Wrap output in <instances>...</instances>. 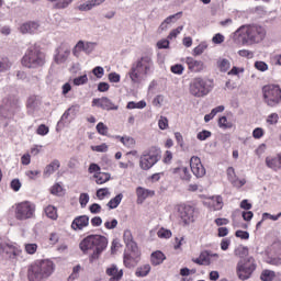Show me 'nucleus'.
<instances>
[{
	"label": "nucleus",
	"mask_w": 281,
	"mask_h": 281,
	"mask_svg": "<svg viewBox=\"0 0 281 281\" xmlns=\"http://www.w3.org/2000/svg\"><path fill=\"white\" fill-rule=\"evenodd\" d=\"M267 36V31L260 25H241L233 34L234 43H241V45H258L262 43Z\"/></svg>",
	"instance_id": "obj_1"
},
{
	"label": "nucleus",
	"mask_w": 281,
	"mask_h": 281,
	"mask_svg": "<svg viewBox=\"0 0 281 281\" xmlns=\"http://www.w3.org/2000/svg\"><path fill=\"white\" fill-rule=\"evenodd\" d=\"M56 263L50 259H38L29 266L27 278L30 281H46L54 276Z\"/></svg>",
	"instance_id": "obj_2"
},
{
	"label": "nucleus",
	"mask_w": 281,
	"mask_h": 281,
	"mask_svg": "<svg viewBox=\"0 0 281 281\" xmlns=\"http://www.w3.org/2000/svg\"><path fill=\"white\" fill-rule=\"evenodd\" d=\"M155 69V63L150 55H145L138 58L128 71V77L133 85H139L143 80H146L150 72Z\"/></svg>",
	"instance_id": "obj_3"
},
{
	"label": "nucleus",
	"mask_w": 281,
	"mask_h": 281,
	"mask_svg": "<svg viewBox=\"0 0 281 281\" xmlns=\"http://www.w3.org/2000/svg\"><path fill=\"white\" fill-rule=\"evenodd\" d=\"M108 245L109 239L106 237L102 235H89L80 243L79 247L83 254L92 251L90 261L93 262V260H98L100 254L106 249Z\"/></svg>",
	"instance_id": "obj_4"
},
{
	"label": "nucleus",
	"mask_w": 281,
	"mask_h": 281,
	"mask_svg": "<svg viewBox=\"0 0 281 281\" xmlns=\"http://www.w3.org/2000/svg\"><path fill=\"white\" fill-rule=\"evenodd\" d=\"M21 64L26 69H38L45 65V53L37 46H31L22 57Z\"/></svg>",
	"instance_id": "obj_5"
},
{
	"label": "nucleus",
	"mask_w": 281,
	"mask_h": 281,
	"mask_svg": "<svg viewBox=\"0 0 281 281\" xmlns=\"http://www.w3.org/2000/svg\"><path fill=\"white\" fill-rule=\"evenodd\" d=\"M12 209L16 221H29V218H34V214H36V204L30 201L15 203Z\"/></svg>",
	"instance_id": "obj_6"
},
{
	"label": "nucleus",
	"mask_w": 281,
	"mask_h": 281,
	"mask_svg": "<svg viewBox=\"0 0 281 281\" xmlns=\"http://www.w3.org/2000/svg\"><path fill=\"white\" fill-rule=\"evenodd\" d=\"M161 159V150L157 147H151L142 153L139 157L140 170H150Z\"/></svg>",
	"instance_id": "obj_7"
},
{
	"label": "nucleus",
	"mask_w": 281,
	"mask_h": 281,
	"mask_svg": "<svg viewBox=\"0 0 281 281\" xmlns=\"http://www.w3.org/2000/svg\"><path fill=\"white\" fill-rule=\"evenodd\" d=\"M256 271V260L254 257L241 259L237 262L236 274L239 280H249L252 273Z\"/></svg>",
	"instance_id": "obj_8"
},
{
	"label": "nucleus",
	"mask_w": 281,
	"mask_h": 281,
	"mask_svg": "<svg viewBox=\"0 0 281 281\" xmlns=\"http://www.w3.org/2000/svg\"><path fill=\"white\" fill-rule=\"evenodd\" d=\"M263 101L268 106H278L281 102V89L277 85H268L262 88Z\"/></svg>",
	"instance_id": "obj_9"
},
{
	"label": "nucleus",
	"mask_w": 281,
	"mask_h": 281,
	"mask_svg": "<svg viewBox=\"0 0 281 281\" xmlns=\"http://www.w3.org/2000/svg\"><path fill=\"white\" fill-rule=\"evenodd\" d=\"M212 88L207 86V81L201 77L193 78L189 85V93L193 98H205Z\"/></svg>",
	"instance_id": "obj_10"
},
{
	"label": "nucleus",
	"mask_w": 281,
	"mask_h": 281,
	"mask_svg": "<svg viewBox=\"0 0 281 281\" xmlns=\"http://www.w3.org/2000/svg\"><path fill=\"white\" fill-rule=\"evenodd\" d=\"M19 111V99L16 97H9L3 99V104L0 106V115L4 120H12Z\"/></svg>",
	"instance_id": "obj_11"
},
{
	"label": "nucleus",
	"mask_w": 281,
	"mask_h": 281,
	"mask_svg": "<svg viewBox=\"0 0 281 281\" xmlns=\"http://www.w3.org/2000/svg\"><path fill=\"white\" fill-rule=\"evenodd\" d=\"M123 262L127 269H133V267H137V263L139 262V249L137 247L127 248L124 254Z\"/></svg>",
	"instance_id": "obj_12"
},
{
	"label": "nucleus",
	"mask_w": 281,
	"mask_h": 281,
	"mask_svg": "<svg viewBox=\"0 0 281 281\" xmlns=\"http://www.w3.org/2000/svg\"><path fill=\"white\" fill-rule=\"evenodd\" d=\"M178 213L184 225H190L191 223H194V206L186 204L179 205Z\"/></svg>",
	"instance_id": "obj_13"
},
{
	"label": "nucleus",
	"mask_w": 281,
	"mask_h": 281,
	"mask_svg": "<svg viewBox=\"0 0 281 281\" xmlns=\"http://www.w3.org/2000/svg\"><path fill=\"white\" fill-rule=\"evenodd\" d=\"M190 168L196 179H202V177L206 175L205 167L203 166V162H201V158L198 156L191 157Z\"/></svg>",
	"instance_id": "obj_14"
},
{
	"label": "nucleus",
	"mask_w": 281,
	"mask_h": 281,
	"mask_svg": "<svg viewBox=\"0 0 281 281\" xmlns=\"http://www.w3.org/2000/svg\"><path fill=\"white\" fill-rule=\"evenodd\" d=\"M21 255V250L16 249L14 246L5 244L0 240V257L1 258H16Z\"/></svg>",
	"instance_id": "obj_15"
},
{
	"label": "nucleus",
	"mask_w": 281,
	"mask_h": 281,
	"mask_svg": "<svg viewBox=\"0 0 281 281\" xmlns=\"http://www.w3.org/2000/svg\"><path fill=\"white\" fill-rule=\"evenodd\" d=\"M92 106H98L99 109H103V111H117L120 109V106L112 103L106 97L93 99Z\"/></svg>",
	"instance_id": "obj_16"
},
{
	"label": "nucleus",
	"mask_w": 281,
	"mask_h": 281,
	"mask_svg": "<svg viewBox=\"0 0 281 281\" xmlns=\"http://www.w3.org/2000/svg\"><path fill=\"white\" fill-rule=\"evenodd\" d=\"M265 164H266L267 168H269V170H272V172H280V170H281V153L267 156L265 159Z\"/></svg>",
	"instance_id": "obj_17"
},
{
	"label": "nucleus",
	"mask_w": 281,
	"mask_h": 281,
	"mask_svg": "<svg viewBox=\"0 0 281 281\" xmlns=\"http://www.w3.org/2000/svg\"><path fill=\"white\" fill-rule=\"evenodd\" d=\"M184 63L188 66L189 71H192L193 74H201V71L205 69V63H203V60L194 59L193 57H187Z\"/></svg>",
	"instance_id": "obj_18"
},
{
	"label": "nucleus",
	"mask_w": 281,
	"mask_h": 281,
	"mask_svg": "<svg viewBox=\"0 0 281 281\" xmlns=\"http://www.w3.org/2000/svg\"><path fill=\"white\" fill-rule=\"evenodd\" d=\"M105 274L109 276V281H120L124 278V270L112 263L105 269Z\"/></svg>",
	"instance_id": "obj_19"
},
{
	"label": "nucleus",
	"mask_w": 281,
	"mask_h": 281,
	"mask_svg": "<svg viewBox=\"0 0 281 281\" xmlns=\"http://www.w3.org/2000/svg\"><path fill=\"white\" fill-rule=\"evenodd\" d=\"M226 175L228 181L232 183V186H234V188H243V186L247 183V180L238 179V177H236V170L234 169V167H228L226 170Z\"/></svg>",
	"instance_id": "obj_20"
},
{
	"label": "nucleus",
	"mask_w": 281,
	"mask_h": 281,
	"mask_svg": "<svg viewBox=\"0 0 281 281\" xmlns=\"http://www.w3.org/2000/svg\"><path fill=\"white\" fill-rule=\"evenodd\" d=\"M204 205L213 212H217L218 210H223V198L220 195H215L212 198H207L204 200Z\"/></svg>",
	"instance_id": "obj_21"
},
{
	"label": "nucleus",
	"mask_w": 281,
	"mask_h": 281,
	"mask_svg": "<svg viewBox=\"0 0 281 281\" xmlns=\"http://www.w3.org/2000/svg\"><path fill=\"white\" fill-rule=\"evenodd\" d=\"M95 47H98V44L95 42L79 41L75 46L74 54H76V52H85V54H92Z\"/></svg>",
	"instance_id": "obj_22"
},
{
	"label": "nucleus",
	"mask_w": 281,
	"mask_h": 281,
	"mask_svg": "<svg viewBox=\"0 0 281 281\" xmlns=\"http://www.w3.org/2000/svg\"><path fill=\"white\" fill-rule=\"evenodd\" d=\"M85 227H89V216L81 215L74 218L71 223V229H74V232H81Z\"/></svg>",
	"instance_id": "obj_23"
},
{
	"label": "nucleus",
	"mask_w": 281,
	"mask_h": 281,
	"mask_svg": "<svg viewBox=\"0 0 281 281\" xmlns=\"http://www.w3.org/2000/svg\"><path fill=\"white\" fill-rule=\"evenodd\" d=\"M172 175L177 176L181 181L190 182L192 179V175L190 173V169L186 166H179L172 169Z\"/></svg>",
	"instance_id": "obj_24"
},
{
	"label": "nucleus",
	"mask_w": 281,
	"mask_h": 281,
	"mask_svg": "<svg viewBox=\"0 0 281 281\" xmlns=\"http://www.w3.org/2000/svg\"><path fill=\"white\" fill-rule=\"evenodd\" d=\"M192 262H194V265H199L200 267H210V265H212V259H210V251L204 250L200 252L199 257L192 258Z\"/></svg>",
	"instance_id": "obj_25"
},
{
	"label": "nucleus",
	"mask_w": 281,
	"mask_h": 281,
	"mask_svg": "<svg viewBox=\"0 0 281 281\" xmlns=\"http://www.w3.org/2000/svg\"><path fill=\"white\" fill-rule=\"evenodd\" d=\"M106 0H88L77 7V10L79 12H90L92 8H98L99 5H102Z\"/></svg>",
	"instance_id": "obj_26"
},
{
	"label": "nucleus",
	"mask_w": 281,
	"mask_h": 281,
	"mask_svg": "<svg viewBox=\"0 0 281 281\" xmlns=\"http://www.w3.org/2000/svg\"><path fill=\"white\" fill-rule=\"evenodd\" d=\"M69 54H71V50L67 46H61L57 48V53L55 55V63L58 65L65 63L69 58Z\"/></svg>",
	"instance_id": "obj_27"
},
{
	"label": "nucleus",
	"mask_w": 281,
	"mask_h": 281,
	"mask_svg": "<svg viewBox=\"0 0 281 281\" xmlns=\"http://www.w3.org/2000/svg\"><path fill=\"white\" fill-rule=\"evenodd\" d=\"M137 202L144 203L148 196H155V191L138 187L136 189Z\"/></svg>",
	"instance_id": "obj_28"
},
{
	"label": "nucleus",
	"mask_w": 281,
	"mask_h": 281,
	"mask_svg": "<svg viewBox=\"0 0 281 281\" xmlns=\"http://www.w3.org/2000/svg\"><path fill=\"white\" fill-rule=\"evenodd\" d=\"M38 23L36 22H26L20 26V32L22 34H34L38 32Z\"/></svg>",
	"instance_id": "obj_29"
},
{
	"label": "nucleus",
	"mask_w": 281,
	"mask_h": 281,
	"mask_svg": "<svg viewBox=\"0 0 281 281\" xmlns=\"http://www.w3.org/2000/svg\"><path fill=\"white\" fill-rule=\"evenodd\" d=\"M164 260H166V255L160 250L155 251L150 256V262L154 267H159V265H164Z\"/></svg>",
	"instance_id": "obj_30"
},
{
	"label": "nucleus",
	"mask_w": 281,
	"mask_h": 281,
	"mask_svg": "<svg viewBox=\"0 0 281 281\" xmlns=\"http://www.w3.org/2000/svg\"><path fill=\"white\" fill-rule=\"evenodd\" d=\"M182 12H178L173 15H169L159 26V30L161 32L168 30V25H170V23H177V21H179V16H181Z\"/></svg>",
	"instance_id": "obj_31"
},
{
	"label": "nucleus",
	"mask_w": 281,
	"mask_h": 281,
	"mask_svg": "<svg viewBox=\"0 0 281 281\" xmlns=\"http://www.w3.org/2000/svg\"><path fill=\"white\" fill-rule=\"evenodd\" d=\"M93 179H95L98 186H103V183L111 181V173L100 171L99 173L93 175Z\"/></svg>",
	"instance_id": "obj_32"
},
{
	"label": "nucleus",
	"mask_w": 281,
	"mask_h": 281,
	"mask_svg": "<svg viewBox=\"0 0 281 281\" xmlns=\"http://www.w3.org/2000/svg\"><path fill=\"white\" fill-rule=\"evenodd\" d=\"M58 168H60V161L54 160L53 162L45 167L44 177H52V175H54V172H56Z\"/></svg>",
	"instance_id": "obj_33"
},
{
	"label": "nucleus",
	"mask_w": 281,
	"mask_h": 281,
	"mask_svg": "<svg viewBox=\"0 0 281 281\" xmlns=\"http://www.w3.org/2000/svg\"><path fill=\"white\" fill-rule=\"evenodd\" d=\"M217 124L222 131H229L234 126V121L228 120L227 116H221Z\"/></svg>",
	"instance_id": "obj_34"
},
{
	"label": "nucleus",
	"mask_w": 281,
	"mask_h": 281,
	"mask_svg": "<svg viewBox=\"0 0 281 281\" xmlns=\"http://www.w3.org/2000/svg\"><path fill=\"white\" fill-rule=\"evenodd\" d=\"M123 240H124L127 249H135V247H137V244H135V241H133V234L131 233V231L124 232Z\"/></svg>",
	"instance_id": "obj_35"
},
{
	"label": "nucleus",
	"mask_w": 281,
	"mask_h": 281,
	"mask_svg": "<svg viewBox=\"0 0 281 281\" xmlns=\"http://www.w3.org/2000/svg\"><path fill=\"white\" fill-rule=\"evenodd\" d=\"M229 67H232V63L227 58L220 57L217 59V68L223 74L229 71Z\"/></svg>",
	"instance_id": "obj_36"
},
{
	"label": "nucleus",
	"mask_w": 281,
	"mask_h": 281,
	"mask_svg": "<svg viewBox=\"0 0 281 281\" xmlns=\"http://www.w3.org/2000/svg\"><path fill=\"white\" fill-rule=\"evenodd\" d=\"M50 3H54L56 10H65L71 5L74 0H48Z\"/></svg>",
	"instance_id": "obj_37"
},
{
	"label": "nucleus",
	"mask_w": 281,
	"mask_h": 281,
	"mask_svg": "<svg viewBox=\"0 0 281 281\" xmlns=\"http://www.w3.org/2000/svg\"><path fill=\"white\" fill-rule=\"evenodd\" d=\"M116 139H120L121 144L126 148H135V138L131 136H116Z\"/></svg>",
	"instance_id": "obj_38"
},
{
	"label": "nucleus",
	"mask_w": 281,
	"mask_h": 281,
	"mask_svg": "<svg viewBox=\"0 0 281 281\" xmlns=\"http://www.w3.org/2000/svg\"><path fill=\"white\" fill-rule=\"evenodd\" d=\"M150 265L145 263L140 267H138L135 271V276L136 278H146V276H148V273H150Z\"/></svg>",
	"instance_id": "obj_39"
},
{
	"label": "nucleus",
	"mask_w": 281,
	"mask_h": 281,
	"mask_svg": "<svg viewBox=\"0 0 281 281\" xmlns=\"http://www.w3.org/2000/svg\"><path fill=\"white\" fill-rule=\"evenodd\" d=\"M122 199H124V194L119 193L116 196H114L108 202V207L110 210H115L122 203Z\"/></svg>",
	"instance_id": "obj_40"
},
{
	"label": "nucleus",
	"mask_w": 281,
	"mask_h": 281,
	"mask_svg": "<svg viewBox=\"0 0 281 281\" xmlns=\"http://www.w3.org/2000/svg\"><path fill=\"white\" fill-rule=\"evenodd\" d=\"M45 214L47 218H50L52 221H56L58 218V210L54 205L46 206Z\"/></svg>",
	"instance_id": "obj_41"
},
{
	"label": "nucleus",
	"mask_w": 281,
	"mask_h": 281,
	"mask_svg": "<svg viewBox=\"0 0 281 281\" xmlns=\"http://www.w3.org/2000/svg\"><path fill=\"white\" fill-rule=\"evenodd\" d=\"M110 196L111 191L109 190V188H101L97 190V199H99V201H104V199H109Z\"/></svg>",
	"instance_id": "obj_42"
},
{
	"label": "nucleus",
	"mask_w": 281,
	"mask_h": 281,
	"mask_svg": "<svg viewBox=\"0 0 281 281\" xmlns=\"http://www.w3.org/2000/svg\"><path fill=\"white\" fill-rule=\"evenodd\" d=\"M126 109H128L130 111L133 109H146V101L145 100H142L138 102L130 101L126 105Z\"/></svg>",
	"instance_id": "obj_43"
},
{
	"label": "nucleus",
	"mask_w": 281,
	"mask_h": 281,
	"mask_svg": "<svg viewBox=\"0 0 281 281\" xmlns=\"http://www.w3.org/2000/svg\"><path fill=\"white\" fill-rule=\"evenodd\" d=\"M262 281H273L276 280V271L263 270L260 276Z\"/></svg>",
	"instance_id": "obj_44"
},
{
	"label": "nucleus",
	"mask_w": 281,
	"mask_h": 281,
	"mask_svg": "<svg viewBox=\"0 0 281 281\" xmlns=\"http://www.w3.org/2000/svg\"><path fill=\"white\" fill-rule=\"evenodd\" d=\"M87 82H89V77L87 76V74L76 77L72 80V85H75V87H82V85H87Z\"/></svg>",
	"instance_id": "obj_45"
},
{
	"label": "nucleus",
	"mask_w": 281,
	"mask_h": 281,
	"mask_svg": "<svg viewBox=\"0 0 281 281\" xmlns=\"http://www.w3.org/2000/svg\"><path fill=\"white\" fill-rule=\"evenodd\" d=\"M207 47V42H201L195 48H193V56H201Z\"/></svg>",
	"instance_id": "obj_46"
},
{
	"label": "nucleus",
	"mask_w": 281,
	"mask_h": 281,
	"mask_svg": "<svg viewBox=\"0 0 281 281\" xmlns=\"http://www.w3.org/2000/svg\"><path fill=\"white\" fill-rule=\"evenodd\" d=\"M12 67V63L7 57L0 58V74L8 71Z\"/></svg>",
	"instance_id": "obj_47"
},
{
	"label": "nucleus",
	"mask_w": 281,
	"mask_h": 281,
	"mask_svg": "<svg viewBox=\"0 0 281 281\" xmlns=\"http://www.w3.org/2000/svg\"><path fill=\"white\" fill-rule=\"evenodd\" d=\"M279 121H280V115H278V113L269 114L266 120L267 124H269L270 126H276V124H278Z\"/></svg>",
	"instance_id": "obj_48"
},
{
	"label": "nucleus",
	"mask_w": 281,
	"mask_h": 281,
	"mask_svg": "<svg viewBox=\"0 0 281 281\" xmlns=\"http://www.w3.org/2000/svg\"><path fill=\"white\" fill-rule=\"evenodd\" d=\"M157 236L158 238H164V239L172 238V232L168 228H160L157 232Z\"/></svg>",
	"instance_id": "obj_49"
},
{
	"label": "nucleus",
	"mask_w": 281,
	"mask_h": 281,
	"mask_svg": "<svg viewBox=\"0 0 281 281\" xmlns=\"http://www.w3.org/2000/svg\"><path fill=\"white\" fill-rule=\"evenodd\" d=\"M37 104L38 103L36 102V99L34 97L30 98L26 102L29 113H34V111L36 110Z\"/></svg>",
	"instance_id": "obj_50"
},
{
	"label": "nucleus",
	"mask_w": 281,
	"mask_h": 281,
	"mask_svg": "<svg viewBox=\"0 0 281 281\" xmlns=\"http://www.w3.org/2000/svg\"><path fill=\"white\" fill-rule=\"evenodd\" d=\"M249 254V248L245 246H239L235 249V256H238L239 258H245Z\"/></svg>",
	"instance_id": "obj_51"
},
{
	"label": "nucleus",
	"mask_w": 281,
	"mask_h": 281,
	"mask_svg": "<svg viewBox=\"0 0 281 281\" xmlns=\"http://www.w3.org/2000/svg\"><path fill=\"white\" fill-rule=\"evenodd\" d=\"M255 69H257V71H269V65L262 60L256 61L255 63Z\"/></svg>",
	"instance_id": "obj_52"
},
{
	"label": "nucleus",
	"mask_w": 281,
	"mask_h": 281,
	"mask_svg": "<svg viewBox=\"0 0 281 281\" xmlns=\"http://www.w3.org/2000/svg\"><path fill=\"white\" fill-rule=\"evenodd\" d=\"M24 249H25L26 254H29L30 256H34V254H36V251L38 249V245L25 244Z\"/></svg>",
	"instance_id": "obj_53"
},
{
	"label": "nucleus",
	"mask_w": 281,
	"mask_h": 281,
	"mask_svg": "<svg viewBox=\"0 0 281 281\" xmlns=\"http://www.w3.org/2000/svg\"><path fill=\"white\" fill-rule=\"evenodd\" d=\"M97 132L99 135H108L109 134V126H106L104 123L100 122L97 124Z\"/></svg>",
	"instance_id": "obj_54"
},
{
	"label": "nucleus",
	"mask_w": 281,
	"mask_h": 281,
	"mask_svg": "<svg viewBox=\"0 0 281 281\" xmlns=\"http://www.w3.org/2000/svg\"><path fill=\"white\" fill-rule=\"evenodd\" d=\"M184 69L186 68L183 67V65L176 64V65L171 66L170 71H171V74H176L177 76H181L183 74Z\"/></svg>",
	"instance_id": "obj_55"
},
{
	"label": "nucleus",
	"mask_w": 281,
	"mask_h": 281,
	"mask_svg": "<svg viewBox=\"0 0 281 281\" xmlns=\"http://www.w3.org/2000/svg\"><path fill=\"white\" fill-rule=\"evenodd\" d=\"M91 150L94 153H106L109 150V145L102 143L101 145L91 146Z\"/></svg>",
	"instance_id": "obj_56"
},
{
	"label": "nucleus",
	"mask_w": 281,
	"mask_h": 281,
	"mask_svg": "<svg viewBox=\"0 0 281 281\" xmlns=\"http://www.w3.org/2000/svg\"><path fill=\"white\" fill-rule=\"evenodd\" d=\"M92 74L100 80L104 76V68L102 66H97L92 69Z\"/></svg>",
	"instance_id": "obj_57"
},
{
	"label": "nucleus",
	"mask_w": 281,
	"mask_h": 281,
	"mask_svg": "<svg viewBox=\"0 0 281 281\" xmlns=\"http://www.w3.org/2000/svg\"><path fill=\"white\" fill-rule=\"evenodd\" d=\"M212 43H214V45H221V43H225V35H223L221 33H216L212 37Z\"/></svg>",
	"instance_id": "obj_58"
},
{
	"label": "nucleus",
	"mask_w": 281,
	"mask_h": 281,
	"mask_svg": "<svg viewBox=\"0 0 281 281\" xmlns=\"http://www.w3.org/2000/svg\"><path fill=\"white\" fill-rule=\"evenodd\" d=\"M196 137L200 142H205V139H207L209 137H212V132L204 130L198 133Z\"/></svg>",
	"instance_id": "obj_59"
},
{
	"label": "nucleus",
	"mask_w": 281,
	"mask_h": 281,
	"mask_svg": "<svg viewBox=\"0 0 281 281\" xmlns=\"http://www.w3.org/2000/svg\"><path fill=\"white\" fill-rule=\"evenodd\" d=\"M108 80H109V82L117 83V82H120V80H122V76H120V74H117V72H110L108 75Z\"/></svg>",
	"instance_id": "obj_60"
},
{
	"label": "nucleus",
	"mask_w": 281,
	"mask_h": 281,
	"mask_svg": "<svg viewBox=\"0 0 281 281\" xmlns=\"http://www.w3.org/2000/svg\"><path fill=\"white\" fill-rule=\"evenodd\" d=\"M238 56H240L241 58L251 59V58H254V52H251L249 49H240V50H238Z\"/></svg>",
	"instance_id": "obj_61"
},
{
	"label": "nucleus",
	"mask_w": 281,
	"mask_h": 281,
	"mask_svg": "<svg viewBox=\"0 0 281 281\" xmlns=\"http://www.w3.org/2000/svg\"><path fill=\"white\" fill-rule=\"evenodd\" d=\"M50 193L60 196V194H63V186L55 183L50 189Z\"/></svg>",
	"instance_id": "obj_62"
},
{
	"label": "nucleus",
	"mask_w": 281,
	"mask_h": 281,
	"mask_svg": "<svg viewBox=\"0 0 281 281\" xmlns=\"http://www.w3.org/2000/svg\"><path fill=\"white\" fill-rule=\"evenodd\" d=\"M79 203L81 207H87V203H89V193H81L79 196Z\"/></svg>",
	"instance_id": "obj_63"
},
{
	"label": "nucleus",
	"mask_w": 281,
	"mask_h": 281,
	"mask_svg": "<svg viewBox=\"0 0 281 281\" xmlns=\"http://www.w3.org/2000/svg\"><path fill=\"white\" fill-rule=\"evenodd\" d=\"M158 127L160 131H166V128H168V119L166 116H160Z\"/></svg>",
	"instance_id": "obj_64"
}]
</instances>
